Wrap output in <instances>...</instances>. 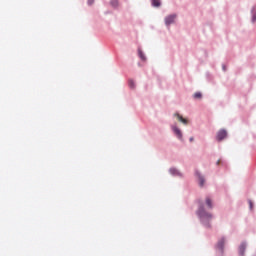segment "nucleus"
Returning <instances> with one entry per match:
<instances>
[{
    "label": "nucleus",
    "instance_id": "7",
    "mask_svg": "<svg viewBox=\"0 0 256 256\" xmlns=\"http://www.w3.org/2000/svg\"><path fill=\"white\" fill-rule=\"evenodd\" d=\"M196 176L198 177V182L200 187H203L205 184V179L203 178V176H200V174H198V172H196Z\"/></svg>",
    "mask_w": 256,
    "mask_h": 256
},
{
    "label": "nucleus",
    "instance_id": "5",
    "mask_svg": "<svg viewBox=\"0 0 256 256\" xmlns=\"http://www.w3.org/2000/svg\"><path fill=\"white\" fill-rule=\"evenodd\" d=\"M223 246H225V238L218 240V244L216 245V248L222 251Z\"/></svg>",
    "mask_w": 256,
    "mask_h": 256
},
{
    "label": "nucleus",
    "instance_id": "20",
    "mask_svg": "<svg viewBox=\"0 0 256 256\" xmlns=\"http://www.w3.org/2000/svg\"><path fill=\"white\" fill-rule=\"evenodd\" d=\"M216 164H217V165H220V160H218V161L216 162Z\"/></svg>",
    "mask_w": 256,
    "mask_h": 256
},
{
    "label": "nucleus",
    "instance_id": "19",
    "mask_svg": "<svg viewBox=\"0 0 256 256\" xmlns=\"http://www.w3.org/2000/svg\"><path fill=\"white\" fill-rule=\"evenodd\" d=\"M190 142H194V137H191V138H190Z\"/></svg>",
    "mask_w": 256,
    "mask_h": 256
},
{
    "label": "nucleus",
    "instance_id": "4",
    "mask_svg": "<svg viewBox=\"0 0 256 256\" xmlns=\"http://www.w3.org/2000/svg\"><path fill=\"white\" fill-rule=\"evenodd\" d=\"M172 131L174 132V135H176V137L178 139H181L183 137L182 133H181V130H179L178 128L176 127H173L172 128Z\"/></svg>",
    "mask_w": 256,
    "mask_h": 256
},
{
    "label": "nucleus",
    "instance_id": "10",
    "mask_svg": "<svg viewBox=\"0 0 256 256\" xmlns=\"http://www.w3.org/2000/svg\"><path fill=\"white\" fill-rule=\"evenodd\" d=\"M246 249V245L242 243L239 247V254L240 256H244V250Z\"/></svg>",
    "mask_w": 256,
    "mask_h": 256
},
{
    "label": "nucleus",
    "instance_id": "17",
    "mask_svg": "<svg viewBox=\"0 0 256 256\" xmlns=\"http://www.w3.org/2000/svg\"><path fill=\"white\" fill-rule=\"evenodd\" d=\"M249 207L253 209V202L249 201Z\"/></svg>",
    "mask_w": 256,
    "mask_h": 256
},
{
    "label": "nucleus",
    "instance_id": "3",
    "mask_svg": "<svg viewBox=\"0 0 256 256\" xmlns=\"http://www.w3.org/2000/svg\"><path fill=\"white\" fill-rule=\"evenodd\" d=\"M174 19H176L175 15H170L168 17H165V25L170 26L174 23Z\"/></svg>",
    "mask_w": 256,
    "mask_h": 256
},
{
    "label": "nucleus",
    "instance_id": "8",
    "mask_svg": "<svg viewBox=\"0 0 256 256\" xmlns=\"http://www.w3.org/2000/svg\"><path fill=\"white\" fill-rule=\"evenodd\" d=\"M205 205H207L208 209L213 208L212 202H211V198L207 197L205 198Z\"/></svg>",
    "mask_w": 256,
    "mask_h": 256
},
{
    "label": "nucleus",
    "instance_id": "18",
    "mask_svg": "<svg viewBox=\"0 0 256 256\" xmlns=\"http://www.w3.org/2000/svg\"><path fill=\"white\" fill-rule=\"evenodd\" d=\"M93 4V0H89V5H92Z\"/></svg>",
    "mask_w": 256,
    "mask_h": 256
},
{
    "label": "nucleus",
    "instance_id": "6",
    "mask_svg": "<svg viewBox=\"0 0 256 256\" xmlns=\"http://www.w3.org/2000/svg\"><path fill=\"white\" fill-rule=\"evenodd\" d=\"M174 116L176 117V119L178 120V122L183 123V125H187V119L183 118V116L178 115V114H174Z\"/></svg>",
    "mask_w": 256,
    "mask_h": 256
},
{
    "label": "nucleus",
    "instance_id": "2",
    "mask_svg": "<svg viewBox=\"0 0 256 256\" xmlns=\"http://www.w3.org/2000/svg\"><path fill=\"white\" fill-rule=\"evenodd\" d=\"M225 138H227V131L226 130H219L217 135H216V139L218 140V142L224 140Z\"/></svg>",
    "mask_w": 256,
    "mask_h": 256
},
{
    "label": "nucleus",
    "instance_id": "11",
    "mask_svg": "<svg viewBox=\"0 0 256 256\" xmlns=\"http://www.w3.org/2000/svg\"><path fill=\"white\" fill-rule=\"evenodd\" d=\"M139 53V58L141 59V61H146V56L143 55V52L141 50H138Z\"/></svg>",
    "mask_w": 256,
    "mask_h": 256
},
{
    "label": "nucleus",
    "instance_id": "12",
    "mask_svg": "<svg viewBox=\"0 0 256 256\" xmlns=\"http://www.w3.org/2000/svg\"><path fill=\"white\" fill-rule=\"evenodd\" d=\"M170 174H172V176H179L178 171L174 168L170 169Z\"/></svg>",
    "mask_w": 256,
    "mask_h": 256
},
{
    "label": "nucleus",
    "instance_id": "16",
    "mask_svg": "<svg viewBox=\"0 0 256 256\" xmlns=\"http://www.w3.org/2000/svg\"><path fill=\"white\" fill-rule=\"evenodd\" d=\"M255 21H256V15L253 14L252 22L255 23Z\"/></svg>",
    "mask_w": 256,
    "mask_h": 256
},
{
    "label": "nucleus",
    "instance_id": "1",
    "mask_svg": "<svg viewBox=\"0 0 256 256\" xmlns=\"http://www.w3.org/2000/svg\"><path fill=\"white\" fill-rule=\"evenodd\" d=\"M198 217L203 221L211 219V214L207 213L203 207L198 208Z\"/></svg>",
    "mask_w": 256,
    "mask_h": 256
},
{
    "label": "nucleus",
    "instance_id": "9",
    "mask_svg": "<svg viewBox=\"0 0 256 256\" xmlns=\"http://www.w3.org/2000/svg\"><path fill=\"white\" fill-rule=\"evenodd\" d=\"M152 3V7H157L159 8L161 6V1L160 0H150Z\"/></svg>",
    "mask_w": 256,
    "mask_h": 256
},
{
    "label": "nucleus",
    "instance_id": "15",
    "mask_svg": "<svg viewBox=\"0 0 256 256\" xmlns=\"http://www.w3.org/2000/svg\"><path fill=\"white\" fill-rule=\"evenodd\" d=\"M111 5L113 7H117V0H111Z\"/></svg>",
    "mask_w": 256,
    "mask_h": 256
},
{
    "label": "nucleus",
    "instance_id": "14",
    "mask_svg": "<svg viewBox=\"0 0 256 256\" xmlns=\"http://www.w3.org/2000/svg\"><path fill=\"white\" fill-rule=\"evenodd\" d=\"M128 85L130 88H135V84L132 82V80L128 81Z\"/></svg>",
    "mask_w": 256,
    "mask_h": 256
},
{
    "label": "nucleus",
    "instance_id": "13",
    "mask_svg": "<svg viewBox=\"0 0 256 256\" xmlns=\"http://www.w3.org/2000/svg\"><path fill=\"white\" fill-rule=\"evenodd\" d=\"M203 97V94H200V92L194 93V99H200Z\"/></svg>",
    "mask_w": 256,
    "mask_h": 256
}]
</instances>
